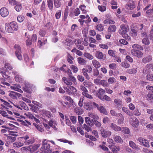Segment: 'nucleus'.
<instances>
[{
    "label": "nucleus",
    "instance_id": "1",
    "mask_svg": "<svg viewBox=\"0 0 153 153\" xmlns=\"http://www.w3.org/2000/svg\"><path fill=\"white\" fill-rule=\"evenodd\" d=\"M48 143V141L46 139H44L42 141V146L41 149L44 150L42 152L43 153H51L52 152L50 145Z\"/></svg>",
    "mask_w": 153,
    "mask_h": 153
},
{
    "label": "nucleus",
    "instance_id": "2",
    "mask_svg": "<svg viewBox=\"0 0 153 153\" xmlns=\"http://www.w3.org/2000/svg\"><path fill=\"white\" fill-rule=\"evenodd\" d=\"M62 80L64 83L67 85L71 86L72 85L73 83L74 84H75L76 83V78L72 75L69 76V79H68L65 77H63Z\"/></svg>",
    "mask_w": 153,
    "mask_h": 153
},
{
    "label": "nucleus",
    "instance_id": "3",
    "mask_svg": "<svg viewBox=\"0 0 153 153\" xmlns=\"http://www.w3.org/2000/svg\"><path fill=\"white\" fill-rule=\"evenodd\" d=\"M120 29L119 30V33L123 37H125L126 33L129 30L128 26L126 25L122 24L120 26Z\"/></svg>",
    "mask_w": 153,
    "mask_h": 153
},
{
    "label": "nucleus",
    "instance_id": "4",
    "mask_svg": "<svg viewBox=\"0 0 153 153\" xmlns=\"http://www.w3.org/2000/svg\"><path fill=\"white\" fill-rule=\"evenodd\" d=\"M15 50V54L17 59L19 60H22V57L21 55V49L20 46L17 44H15L14 46Z\"/></svg>",
    "mask_w": 153,
    "mask_h": 153
},
{
    "label": "nucleus",
    "instance_id": "5",
    "mask_svg": "<svg viewBox=\"0 0 153 153\" xmlns=\"http://www.w3.org/2000/svg\"><path fill=\"white\" fill-rule=\"evenodd\" d=\"M149 35H147L145 33H142L141 34V36L143 38L142 39V42L143 44L148 45L150 44V41L149 40V38L150 37L151 38L150 34Z\"/></svg>",
    "mask_w": 153,
    "mask_h": 153
},
{
    "label": "nucleus",
    "instance_id": "6",
    "mask_svg": "<svg viewBox=\"0 0 153 153\" xmlns=\"http://www.w3.org/2000/svg\"><path fill=\"white\" fill-rule=\"evenodd\" d=\"M66 90L69 95H72L74 96H76L77 95L76 89L73 86H71L69 88L67 89Z\"/></svg>",
    "mask_w": 153,
    "mask_h": 153
},
{
    "label": "nucleus",
    "instance_id": "7",
    "mask_svg": "<svg viewBox=\"0 0 153 153\" xmlns=\"http://www.w3.org/2000/svg\"><path fill=\"white\" fill-rule=\"evenodd\" d=\"M137 140L140 143L141 145L148 148L150 147L149 143L147 140L142 137H139L138 139Z\"/></svg>",
    "mask_w": 153,
    "mask_h": 153
},
{
    "label": "nucleus",
    "instance_id": "8",
    "mask_svg": "<svg viewBox=\"0 0 153 153\" xmlns=\"http://www.w3.org/2000/svg\"><path fill=\"white\" fill-rule=\"evenodd\" d=\"M100 131L102 136L104 138L109 137L111 134V131H107L104 128L101 129L100 130Z\"/></svg>",
    "mask_w": 153,
    "mask_h": 153
},
{
    "label": "nucleus",
    "instance_id": "9",
    "mask_svg": "<svg viewBox=\"0 0 153 153\" xmlns=\"http://www.w3.org/2000/svg\"><path fill=\"white\" fill-rule=\"evenodd\" d=\"M140 50H131V54L134 56L138 58L142 57L143 56V53L140 51Z\"/></svg>",
    "mask_w": 153,
    "mask_h": 153
},
{
    "label": "nucleus",
    "instance_id": "10",
    "mask_svg": "<svg viewBox=\"0 0 153 153\" xmlns=\"http://www.w3.org/2000/svg\"><path fill=\"white\" fill-rule=\"evenodd\" d=\"M92 104L93 105L95 106L97 108L98 110L101 113H103L105 115H107V113L106 109L103 106H101L100 107L98 105L94 102H93Z\"/></svg>",
    "mask_w": 153,
    "mask_h": 153
},
{
    "label": "nucleus",
    "instance_id": "11",
    "mask_svg": "<svg viewBox=\"0 0 153 153\" xmlns=\"http://www.w3.org/2000/svg\"><path fill=\"white\" fill-rule=\"evenodd\" d=\"M130 123L131 125L134 128L137 127L139 124V122L136 117L131 118Z\"/></svg>",
    "mask_w": 153,
    "mask_h": 153
},
{
    "label": "nucleus",
    "instance_id": "12",
    "mask_svg": "<svg viewBox=\"0 0 153 153\" xmlns=\"http://www.w3.org/2000/svg\"><path fill=\"white\" fill-rule=\"evenodd\" d=\"M20 138L25 140L24 141V144L25 145H28L33 143V141L32 139H30L28 140L29 138V137L27 135L21 137Z\"/></svg>",
    "mask_w": 153,
    "mask_h": 153
},
{
    "label": "nucleus",
    "instance_id": "13",
    "mask_svg": "<svg viewBox=\"0 0 153 153\" xmlns=\"http://www.w3.org/2000/svg\"><path fill=\"white\" fill-rule=\"evenodd\" d=\"M40 144H34L30 146V151L31 153H36L37 150L40 147Z\"/></svg>",
    "mask_w": 153,
    "mask_h": 153
},
{
    "label": "nucleus",
    "instance_id": "14",
    "mask_svg": "<svg viewBox=\"0 0 153 153\" xmlns=\"http://www.w3.org/2000/svg\"><path fill=\"white\" fill-rule=\"evenodd\" d=\"M0 14L2 17H5L8 15L9 12L6 8L2 7L0 10Z\"/></svg>",
    "mask_w": 153,
    "mask_h": 153
},
{
    "label": "nucleus",
    "instance_id": "15",
    "mask_svg": "<svg viewBox=\"0 0 153 153\" xmlns=\"http://www.w3.org/2000/svg\"><path fill=\"white\" fill-rule=\"evenodd\" d=\"M135 7L134 3L132 0H130L126 6V8L128 10H132Z\"/></svg>",
    "mask_w": 153,
    "mask_h": 153
},
{
    "label": "nucleus",
    "instance_id": "16",
    "mask_svg": "<svg viewBox=\"0 0 153 153\" xmlns=\"http://www.w3.org/2000/svg\"><path fill=\"white\" fill-rule=\"evenodd\" d=\"M9 96L11 98L13 99L17 98V97H20L21 95L15 92L11 91L9 94Z\"/></svg>",
    "mask_w": 153,
    "mask_h": 153
},
{
    "label": "nucleus",
    "instance_id": "17",
    "mask_svg": "<svg viewBox=\"0 0 153 153\" xmlns=\"http://www.w3.org/2000/svg\"><path fill=\"white\" fill-rule=\"evenodd\" d=\"M109 148L111 150V151L113 153H118V152L120 150V147L117 146H115L113 145H109Z\"/></svg>",
    "mask_w": 153,
    "mask_h": 153
},
{
    "label": "nucleus",
    "instance_id": "18",
    "mask_svg": "<svg viewBox=\"0 0 153 153\" xmlns=\"http://www.w3.org/2000/svg\"><path fill=\"white\" fill-rule=\"evenodd\" d=\"M48 125L55 130L57 129V128L56 126V125H57V123L55 120L53 119L50 120L48 122Z\"/></svg>",
    "mask_w": 153,
    "mask_h": 153
},
{
    "label": "nucleus",
    "instance_id": "19",
    "mask_svg": "<svg viewBox=\"0 0 153 153\" xmlns=\"http://www.w3.org/2000/svg\"><path fill=\"white\" fill-rule=\"evenodd\" d=\"M5 29L6 31L8 33H12L13 32V30L9 23H7L5 24Z\"/></svg>",
    "mask_w": 153,
    "mask_h": 153
},
{
    "label": "nucleus",
    "instance_id": "20",
    "mask_svg": "<svg viewBox=\"0 0 153 153\" xmlns=\"http://www.w3.org/2000/svg\"><path fill=\"white\" fill-rule=\"evenodd\" d=\"M110 127L112 129L116 131H119L121 130L120 127L113 123H111L110 124Z\"/></svg>",
    "mask_w": 153,
    "mask_h": 153
},
{
    "label": "nucleus",
    "instance_id": "21",
    "mask_svg": "<svg viewBox=\"0 0 153 153\" xmlns=\"http://www.w3.org/2000/svg\"><path fill=\"white\" fill-rule=\"evenodd\" d=\"M95 56L98 59H103L104 55L102 52L97 51L96 52Z\"/></svg>",
    "mask_w": 153,
    "mask_h": 153
},
{
    "label": "nucleus",
    "instance_id": "22",
    "mask_svg": "<svg viewBox=\"0 0 153 153\" xmlns=\"http://www.w3.org/2000/svg\"><path fill=\"white\" fill-rule=\"evenodd\" d=\"M129 146L133 149L136 150H139V148L138 145H137L132 141H130L129 143Z\"/></svg>",
    "mask_w": 153,
    "mask_h": 153
},
{
    "label": "nucleus",
    "instance_id": "23",
    "mask_svg": "<svg viewBox=\"0 0 153 153\" xmlns=\"http://www.w3.org/2000/svg\"><path fill=\"white\" fill-rule=\"evenodd\" d=\"M13 30L17 31L18 30V27L17 23L14 22H12L9 23Z\"/></svg>",
    "mask_w": 153,
    "mask_h": 153
},
{
    "label": "nucleus",
    "instance_id": "24",
    "mask_svg": "<svg viewBox=\"0 0 153 153\" xmlns=\"http://www.w3.org/2000/svg\"><path fill=\"white\" fill-rule=\"evenodd\" d=\"M105 92L104 90L102 88H100L98 91V93L97 95L100 99H102L103 95L105 94Z\"/></svg>",
    "mask_w": 153,
    "mask_h": 153
},
{
    "label": "nucleus",
    "instance_id": "25",
    "mask_svg": "<svg viewBox=\"0 0 153 153\" xmlns=\"http://www.w3.org/2000/svg\"><path fill=\"white\" fill-rule=\"evenodd\" d=\"M92 63L94 67L96 68H98L101 66V64L100 62L95 59L92 60Z\"/></svg>",
    "mask_w": 153,
    "mask_h": 153
},
{
    "label": "nucleus",
    "instance_id": "26",
    "mask_svg": "<svg viewBox=\"0 0 153 153\" xmlns=\"http://www.w3.org/2000/svg\"><path fill=\"white\" fill-rule=\"evenodd\" d=\"M132 50H143V48L140 45L137 44H134L132 45Z\"/></svg>",
    "mask_w": 153,
    "mask_h": 153
},
{
    "label": "nucleus",
    "instance_id": "27",
    "mask_svg": "<svg viewBox=\"0 0 153 153\" xmlns=\"http://www.w3.org/2000/svg\"><path fill=\"white\" fill-rule=\"evenodd\" d=\"M16 81L19 82H22L23 81L22 77L19 74H16L15 77Z\"/></svg>",
    "mask_w": 153,
    "mask_h": 153
},
{
    "label": "nucleus",
    "instance_id": "28",
    "mask_svg": "<svg viewBox=\"0 0 153 153\" xmlns=\"http://www.w3.org/2000/svg\"><path fill=\"white\" fill-rule=\"evenodd\" d=\"M114 140L115 142L117 143H122L123 142L122 139L119 136H115L114 137Z\"/></svg>",
    "mask_w": 153,
    "mask_h": 153
},
{
    "label": "nucleus",
    "instance_id": "29",
    "mask_svg": "<svg viewBox=\"0 0 153 153\" xmlns=\"http://www.w3.org/2000/svg\"><path fill=\"white\" fill-rule=\"evenodd\" d=\"M88 116L96 120H98L99 118L98 116L95 113H88Z\"/></svg>",
    "mask_w": 153,
    "mask_h": 153
},
{
    "label": "nucleus",
    "instance_id": "30",
    "mask_svg": "<svg viewBox=\"0 0 153 153\" xmlns=\"http://www.w3.org/2000/svg\"><path fill=\"white\" fill-rule=\"evenodd\" d=\"M83 55L84 57L89 60H92L94 58V56L88 53L85 52L84 53Z\"/></svg>",
    "mask_w": 153,
    "mask_h": 153
},
{
    "label": "nucleus",
    "instance_id": "31",
    "mask_svg": "<svg viewBox=\"0 0 153 153\" xmlns=\"http://www.w3.org/2000/svg\"><path fill=\"white\" fill-rule=\"evenodd\" d=\"M116 28L115 25H110L108 29V32H114L115 31Z\"/></svg>",
    "mask_w": 153,
    "mask_h": 153
},
{
    "label": "nucleus",
    "instance_id": "32",
    "mask_svg": "<svg viewBox=\"0 0 153 153\" xmlns=\"http://www.w3.org/2000/svg\"><path fill=\"white\" fill-rule=\"evenodd\" d=\"M24 145L23 143L16 142L13 144V146L15 148H19L22 146Z\"/></svg>",
    "mask_w": 153,
    "mask_h": 153
},
{
    "label": "nucleus",
    "instance_id": "33",
    "mask_svg": "<svg viewBox=\"0 0 153 153\" xmlns=\"http://www.w3.org/2000/svg\"><path fill=\"white\" fill-rule=\"evenodd\" d=\"M78 62L81 65H84L86 62V60L82 58L79 57L77 58Z\"/></svg>",
    "mask_w": 153,
    "mask_h": 153
},
{
    "label": "nucleus",
    "instance_id": "34",
    "mask_svg": "<svg viewBox=\"0 0 153 153\" xmlns=\"http://www.w3.org/2000/svg\"><path fill=\"white\" fill-rule=\"evenodd\" d=\"M42 112L48 118H51L52 117V115L50 111H47L45 110H42Z\"/></svg>",
    "mask_w": 153,
    "mask_h": 153
},
{
    "label": "nucleus",
    "instance_id": "35",
    "mask_svg": "<svg viewBox=\"0 0 153 153\" xmlns=\"http://www.w3.org/2000/svg\"><path fill=\"white\" fill-rule=\"evenodd\" d=\"M96 29L99 31H102L104 29V26L101 24H98L96 26Z\"/></svg>",
    "mask_w": 153,
    "mask_h": 153
},
{
    "label": "nucleus",
    "instance_id": "36",
    "mask_svg": "<svg viewBox=\"0 0 153 153\" xmlns=\"http://www.w3.org/2000/svg\"><path fill=\"white\" fill-rule=\"evenodd\" d=\"M19 104L20 105L23 109L26 110H28V108L24 102L22 101H20L19 102Z\"/></svg>",
    "mask_w": 153,
    "mask_h": 153
},
{
    "label": "nucleus",
    "instance_id": "37",
    "mask_svg": "<svg viewBox=\"0 0 153 153\" xmlns=\"http://www.w3.org/2000/svg\"><path fill=\"white\" fill-rule=\"evenodd\" d=\"M62 0H54V4L55 7L58 8L61 5V1Z\"/></svg>",
    "mask_w": 153,
    "mask_h": 153
},
{
    "label": "nucleus",
    "instance_id": "38",
    "mask_svg": "<svg viewBox=\"0 0 153 153\" xmlns=\"http://www.w3.org/2000/svg\"><path fill=\"white\" fill-rule=\"evenodd\" d=\"M20 122L22 125L26 126H28L31 124L30 122L26 120H21Z\"/></svg>",
    "mask_w": 153,
    "mask_h": 153
},
{
    "label": "nucleus",
    "instance_id": "39",
    "mask_svg": "<svg viewBox=\"0 0 153 153\" xmlns=\"http://www.w3.org/2000/svg\"><path fill=\"white\" fill-rule=\"evenodd\" d=\"M22 6L21 4L18 3L15 7V9L17 12H19L22 9Z\"/></svg>",
    "mask_w": 153,
    "mask_h": 153
},
{
    "label": "nucleus",
    "instance_id": "40",
    "mask_svg": "<svg viewBox=\"0 0 153 153\" xmlns=\"http://www.w3.org/2000/svg\"><path fill=\"white\" fill-rule=\"evenodd\" d=\"M48 5L50 10H52L53 8V0H49L48 1Z\"/></svg>",
    "mask_w": 153,
    "mask_h": 153
},
{
    "label": "nucleus",
    "instance_id": "41",
    "mask_svg": "<svg viewBox=\"0 0 153 153\" xmlns=\"http://www.w3.org/2000/svg\"><path fill=\"white\" fill-rule=\"evenodd\" d=\"M88 72V70L86 69L85 68H83L82 69V73L83 75L85 76L86 78L87 79H90L88 74H87V72Z\"/></svg>",
    "mask_w": 153,
    "mask_h": 153
},
{
    "label": "nucleus",
    "instance_id": "42",
    "mask_svg": "<svg viewBox=\"0 0 153 153\" xmlns=\"http://www.w3.org/2000/svg\"><path fill=\"white\" fill-rule=\"evenodd\" d=\"M122 131L126 134H128L130 133V130L127 127H122L121 128Z\"/></svg>",
    "mask_w": 153,
    "mask_h": 153
},
{
    "label": "nucleus",
    "instance_id": "43",
    "mask_svg": "<svg viewBox=\"0 0 153 153\" xmlns=\"http://www.w3.org/2000/svg\"><path fill=\"white\" fill-rule=\"evenodd\" d=\"M152 59V57L151 56H149L146 58H144L143 59V62L144 63H146L150 61Z\"/></svg>",
    "mask_w": 153,
    "mask_h": 153
},
{
    "label": "nucleus",
    "instance_id": "44",
    "mask_svg": "<svg viewBox=\"0 0 153 153\" xmlns=\"http://www.w3.org/2000/svg\"><path fill=\"white\" fill-rule=\"evenodd\" d=\"M147 79L151 81H153V74L151 73L148 74L146 76Z\"/></svg>",
    "mask_w": 153,
    "mask_h": 153
},
{
    "label": "nucleus",
    "instance_id": "45",
    "mask_svg": "<svg viewBox=\"0 0 153 153\" xmlns=\"http://www.w3.org/2000/svg\"><path fill=\"white\" fill-rule=\"evenodd\" d=\"M27 29L30 31L34 29V27L29 22L27 23Z\"/></svg>",
    "mask_w": 153,
    "mask_h": 153
},
{
    "label": "nucleus",
    "instance_id": "46",
    "mask_svg": "<svg viewBox=\"0 0 153 153\" xmlns=\"http://www.w3.org/2000/svg\"><path fill=\"white\" fill-rule=\"evenodd\" d=\"M80 12L79 11V9L77 8L74 10L73 13L72 14V16H77L80 14Z\"/></svg>",
    "mask_w": 153,
    "mask_h": 153
},
{
    "label": "nucleus",
    "instance_id": "47",
    "mask_svg": "<svg viewBox=\"0 0 153 153\" xmlns=\"http://www.w3.org/2000/svg\"><path fill=\"white\" fill-rule=\"evenodd\" d=\"M0 114H1V115L4 117L7 116V118H9L10 119H13V117H8V115H7V112L6 111L0 110Z\"/></svg>",
    "mask_w": 153,
    "mask_h": 153
},
{
    "label": "nucleus",
    "instance_id": "48",
    "mask_svg": "<svg viewBox=\"0 0 153 153\" xmlns=\"http://www.w3.org/2000/svg\"><path fill=\"white\" fill-rule=\"evenodd\" d=\"M4 67L6 68V70L7 69L11 70L12 69L13 67L9 63H6L4 64Z\"/></svg>",
    "mask_w": 153,
    "mask_h": 153
},
{
    "label": "nucleus",
    "instance_id": "49",
    "mask_svg": "<svg viewBox=\"0 0 153 153\" xmlns=\"http://www.w3.org/2000/svg\"><path fill=\"white\" fill-rule=\"evenodd\" d=\"M25 17L24 16L22 15H20L19 16L17 17V19L18 21L19 22H22L24 19H25Z\"/></svg>",
    "mask_w": 153,
    "mask_h": 153
},
{
    "label": "nucleus",
    "instance_id": "50",
    "mask_svg": "<svg viewBox=\"0 0 153 153\" xmlns=\"http://www.w3.org/2000/svg\"><path fill=\"white\" fill-rule=\"evenodd\" d=\"M84 107L87 110H90L91 109V107L88 103H85L84 105Z\"/></svg>",
    "mask_w": 153,
    "mask_h": 153
},
{
    "label": "nucleus",
    "instance_id": "51",
    "mask_svg": "<svg viewBox=\"0 0 153 153\" xmlns=\"http://www.w3.org/2000/svg\"><path fill=\"white\" fill-rule=\"evenodd\" d=\"M57 140L60 142H63L64 143H68L70 145H72L73 143L72 141H68L67 140H63L62 139H58Z\"/></svg>",
    "mask_w": 153,
    "mask_h": 153
},
{
    "label": "nucleus",
    "instance_id": "52",
    "mask_svg": "<svg viewBox=\"0 0 153 153\" xmlns=\"http://www.w3.org/2000/svg\"><path fill=\"white\" fill-rule=\"evenodd\" d=\"M70 68L73 70V71L74 73H76L78 70V69L77 67L74 65H71L70 66Z\"/></svg>",
    "mask_w": 153,
    "mask_h": 153
},
{
    "label": "nucleus",
    "instance_id": "53",
    "mask_svg": "<svg viewBox=\"0 0 153 153\" xmlns=\"http://www.w3.org/2000/svg\"><path fill=\"white\" fill-rule=\"evenodd\" d=\"M88 92H82V94L83 96L86 97L87 98L89 99H92L93 97L91 95L89 94L88 93Z\"/></svg>",
    "mask_w": 153,
    "mask_h": 153
},
{
    "label": "nucleus",
    "instance_id": "54",
    "mask_svg": "<svg viewBox=\"0 0 153 153\" xmlns=\"http://www.w3.org/2000/svg\"><path fill=\"white\" fill-rule=\"evenodd\" d=\"M61 11L60 10H58L56 14H55V17L56 19H58L60 18L61 16Z\"/></svg>",
    "mask_w": 153,
    "mask_h": 153
},
{
    "label": "nucleus",
    "instance_id": "55",
    "mask_svg": "<svg viewBox=\"0 0 153 153\" xmlns=\"http://www.w3.org/2000/svg\"><path fill=\"white\" fill-rule=\"evenodd\" d=\"M121 65L123 67L126 68H128L130 67V65L126 62H122L121 63Z\"/></svg>",
    "mask_w": 153,
    "mask_h": 153
},
{
    "label": "nucleus",
    "instance_id": "56",
    "mask_svg": "<svg viewBox=\"0 0 153 153\" xmlns=\"http://www.w3.org/2000/svg\"><path fill=\"white\" fill-rule=\"evenodd\" d=\"M137 69L136 68H134L132 69L128 70V72L130 74H134L136 73Z\"/></svg>",
    "mask_w": 153,
    "mask_h": 153
},
{
    "label": "nucleus",
    "instance_id": "57",
    "mask_svg": "<svg viewBox=\"0 0 153 153\" xmlns=\"http://www.w3.org/2000/svg\"><path fill=\"white\" fill-rule=\"evenodd\" d=\"M25 115L30 119H33L34 116L30 112H27L25 114Z\"/></svg>",
    "mask_w": 153,
    "mask_h": 153
},
{
    "label": "nucleus",
    "instance_id": "58",
    "mask_svg": "<svg viewBox=\"0 0 153 153\" xmlns=\"http://www.w3.org/2000/svg\"><path fill=\"white\" fill-rule=\"evenodd\" d=\"M75 111L78 115L81 114L83 113V111L82 110L79 109L78 108H75Z\"/></svg>",
    "mask_w": 153,
    "mask_h": 153
},
{
    "label": "nucleus",
    "instance_id": "59",
    "mask_svg": "<svg viewBox=\"0 0 153 153\" xmlns=\"http://www.w3.org/2000/svg\"><path fill=\"white\" fill-rule=\"evenodd\" d=\"M83 84L84 85L87 87H91L92 85V84L91 82L86 81L83 82Z\"/></svg>",
    "mask_w": 153,
    "mask_h": 153
},
{
    "label": "nucleus",
    "instance_id": "60",
    "mask_svg": "<svg viewBox=\"0 0 153 153\" xmlns=\"http://www.w3.org/2000/svg\"><path fill=\"white\" fill-rule=\"evenodd\" d=\"M25 86L23 87V89L25 91L28 92L29 89L30 87L29 85L27 83L26 84V83H25Z\"/></svg>",
    "mask_w": 153,
    "mask_h": 153
},
{
    "label": "nucleus",
    "instance_id": "61",
    "mask_svg": "<svg viewBox=\"0 0 153 153\" xmlns=\"http://www.w3.org/2000/svg\"><path fill=\"white\" fill-rule=\"evenodd\" d=\"M83 126L85 130L89 132L91 131V128L87 125L84 124Z\"/></svg>",
    "mask_w": 153,
    "mask_h": 153
},
{
    "label": "nucleus",
    "instance_id": "62",
    "mask_svg": "<svg viewBox=\"0 0 153 153\" xmlns=\"http://www.w3.org/2000/svg\"><path fill=\"white\" fill-rule=\"evenodd\" d=\"M63 97L65 99L70 102L71 103H73V100L70 97L68 96H64Z\"/></svg>",
    "mask_w": 153,
    "mask_h": 153
},
{
    "label": "nucleus",
    "instance_id": "63",
    "mask_svg": "<svg viewBox=\"0 0 153 153\" xmlns=\"http://www.w3.org/2000/svg\"><path fill=\"white\" fill-rule=\"evenodd\" d=\"M114 102L117 105H121L122 103V101L121 100L117 99L114 100Z\"/></svg>",
    "mask_w": 153,
    "mask_h": 153
},
{
    "label": "nucleus",
    "instance_id": "64",
    "mask_svg": "<svg viewBox=\"0 0 153 153\" xmlns=\"http://www.w3.org/2000/svg\"><path fill=\"white\" fill-rule=\"evenodd\" d=\"M99 10L102 12H103L106 10V7L105 6L99 5L98 6Z\"/></svg>",
    "mask_w": 153,
    "mask_h": 153
}]
</instances>
